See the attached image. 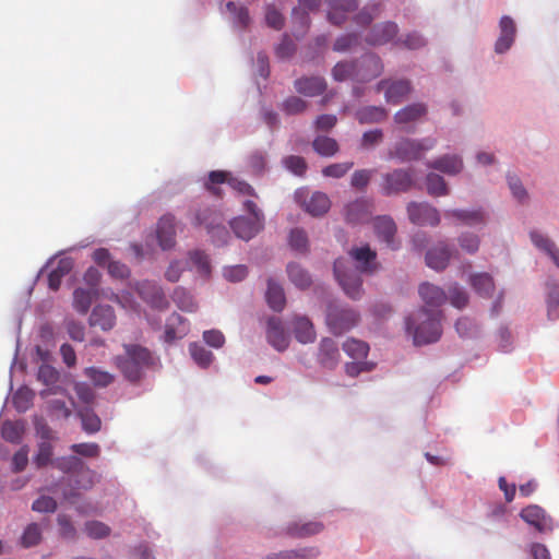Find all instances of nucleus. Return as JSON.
I'll list each match as a JSON object with an SVG mask.
<instances>
[{"mask_svg": "<svg viewBox=\"0 0 559 559\" xmlns=\"http://www.w3.org/2000/svg\"><path fill=\"white\" fill-rule=\"evenodd\" d=\"M319 555L320 550L317 547H302L272 552L266 555L264 559H317Z\"/></svg>", "mask_w": 559, "mask_h": 559, "instance_id": "f704fd0d", "label": "nucleus"}, {"mask_svg": "<svg viewBox=\"0 0 559 559\" xmlns=\"http://www.w3.org/2000/svg\"><path fill=\"white\" fill-rule=\"evenodd\" d=\"M427 167L439 170L449 176H455L463 169V160L459 155H442L427 163Z\"/></svg>", "mask_w": 559, "mask_h": 559, "instance_id": "a878e982", "label": "nucleus"}, {"mask_svg": "<svg viewBox=\"0 0 559 559\" xmlns=\"http://www.w3.org/2000/svg\"><path fill=\"white\" fill-rule=\"evenodd\" d=\"M215 212H213L211 209H203V210H199L195 214H194V217L192 219V224L194 226H205L207 231L213 234L214 235H217V236H225L227 235V230L225 229V227L223 226H219V225H214V218L213 216H215Z\"/></svg>", "mask_w": 559, "mask_h": 559, "instance_id": "473e14b6", "label": "nucleus"}, {"mask_svg": "<svg viewBox=\"0 0 559 559\" xmlns=\"http://www.w3.org/2000/svg\"><path fill=\"white\" fill-rule=\"evenodd\" d=\"M99 480V476L95 471L91 469L85 464L82 465L79 471L69 477V485L63 490L64 499L72 501L78 498L82 491H87L94 487Z\"/></svg>", "mask_w": 559, "mask_h": 559, "instance_id": "0eeeda50", "label": "nucleus"}, {"mask_svg": "<svg viewBox=\"0 0 559 559\" xmlns=\"http://www.w3.org/2000/svg\"><path fill=\"white\" fill-rule=\"evenodd\" d=\"M407 214H408L409 221L415 225L437 226L440 223V215H439L438 210L426 202L408 203Z\"/></svg>", "mask_w": 559, "mask_h": 559, "instance_id": "1a4fd4ad", "label": "nucleus"}, {"mask_svg": "<svg viewBox=\"0 0 559 559\" xmlns=\"http://www.w3.org/2000/svg\"><path fill=\"white\" fill-rule=\"evenodd\" d=\"M266 302L274 311H282L286 305V297L283 287L274 280L269 278L265 293Z\"/></svg>", "mask_w": 559, "mask_h": 559, "instance_id": "e433bc0d", "label": "nucleus"}, {"mask_svg": "<svg viewBox=\"0 0 559 559\" xmlns=\"http://www.w3.org/2000/svg\"><path fill=\"white\" fill-rule=\"evenodd\" d=\"M359 319V313L347 306L329 304L326 308L325 323L330 332L336 336L355 328Z\"/></svg>", "mask_w": 559, "mask_h": 559, "instance_id": "7ed1b4c3", "label": "nucleus"}, {"mask_svg": "<svg viewBox=\"0 0 559 559\" xmlns=\"http://www.w3.org/2000/svg\"><path fill=\"white\" fill-rule=\"evenodd\" d=\"M441 311H429L420 308L415 317L406 319V330L416 345L437 342L441 336Z\"/></svg>", "mask_w": 559, "mask_h": 559, "instance_id": "f257e3e1", "label": "nucleus"}, {"mask_svg": "<svg viewBox=\"0 0 559 559\" xmlns=\"http://www.w3.org/2000/svg\"><path fill=\"white\" fill-rule=\"evenodd\" d=\"M85 463L79 459L78 456L71 455L61 457L56 461L55 466L63 472L64 474H69L70 477L74 475L79 468L84 465Z\"/></svg>", "mask_w": 559, "mask_h": 559, "instance_id": "5fc2aeb1", "label": "nucleus"}, {"mask_svg": "<svg viewBox=\"0 0 559 559\" xmlns=\"http://www.w3.org/2000/svg\"><path fill=\"white\" fill-rule=\"evenodd\" d=\"M349 255L358 263L357 270L361 273L370 274L378 269L377 253L368 245L350 249Z\"/></svg>", "mask_w": 559, "mask_h": 559, "instance_id": "4be33fe9", "label": "nucleus"}, {"mask_svg": "<svg viewBox=\"0 0 559 559\" xmlns=\"http://www.w3.org/2000/svg\"><path fill=\"white\" fill-rule=\"evenodd\" d=\"M123 347L126 355L116 356L114 364L127 380L136 382L141 379L143 369L152 364V355L140 345L126 344Z\"/></svg>", "mask_w": 559, "mask_h": 559, "instance_id": "f03ea898", "label": "nucleus"}, {"mask_svg": "<svg viewBox=\"0 0 559 559\" xmlns=\"http://www.w3.org/2000/svg\"><path fill=\"white\" fill-rule=\"evenodd\" d=\"M323 531V524L317 521H310L306 523L292 522L286 528V535L294 538H306Z\"/></svg>", "mask_w": 559, "mask_h": 559, "instance_id": "7c9ffc66", "label": "nucleus"}, {"mask_svg": "<svg viewBox=\"0 0 559 559\" xmlns=\"http://www.w3.org/2000/svg\"><path fill=\"white\" fill-rule=\"evenodd\" d=\"M307 102L297 96H290L283 102L282 109L287 115H298L307 109Z\"/></svg>", "mask_w": 559, "mask_h": 559, "instance_id": "0e129e2a", "label": "nucleus"}, {"mask_svg": "<svg viewBox=\"0 0 559 559\" xmlns=\"http://www.w3.org/2000/svg\"><path fill=\"white\" fill-rule=\"evenodd\" d=\"M33 392L28 388H20L13 395V404L19 412L29 408L33 401Z\"/></svg>", "mask_w": 559, "mask_h": 559, "instance_id": "bf43d9fd", "label": "nucleus"}, {"mask_svg": "<svg viewBox=\"0 0 559 559\" xmlns=\"http://www.w3.org/2000/svg\"><path fill=\"white\" fill-rule=\"evenodd\" d=\"M317 359L323 368L329 370L334 369L341 360L336 342L330 337H323L319 344Z\"/></svg>", "mask_w": 559, "mask_h": 559, "instance_id": "dca6fc26", "label": "nucleus"}, {"mask_svg": "<svg viewBox=\"0 0 559 559\" xmlns=\"http://www.w3.org/2000/svg\"><path fill=\"white\" fill-rule=\"evenodd\" d=\"M302 206L312 216H321L330 210L331 201L325 193L317 191L308 200L302 201Z\"/></svg>", "mask_w": 559, "mask_h": 559, "instance_id": "2f4dec72", "label": "nucleus"}, {"mask_svg": "<svg viewBox=\"0 0 559 559\" xmlns=\"http://www.w3.org/2000/svg\"><path fill=\"white\" fill-rule=\"evenodd\" d=\"M313 150L321 156H333L338 151L337 142L329 136L319 135L312 142Z\"/></svg>", "mask_w": 559, "mask_h": 559, "instance_id": "09e8293b", "label": "nucleus"}, {"mask_svg": "<svg viewBox=\"0 0 559 559\" xmlns=\"http://www.w3.org/2000/svg\"><path fill=\"white\" fill-rule=\"evenodd\" d=\"M98 294L94 290L76 288L73 293V307L74 309L85 314L87 313L93 300L97 297Z\"/></svg>", "mask_w": 559, "mask_h": 559, "instance_id": "a19ab883", "label": "nucleus"}, {"mask_svg": "<svg viewBox=\"0 0 559 559\" xmlns=\"http://www.w3.org/2000/svg\"><path fill=\"white\" fill-rule=\"evenodd\" d=\"M84 374L95 386L107 388L115 381V376L106 370L97 367L85 368Z\"/></svg>", "mask_w": 559, "mask_h": 559, "instance_id": "a18cd8bd", "label": "nucleus"}, {"mask_svg": "<svg viewBox=\"0 0 559 559\" xmlns=\"http://www.w3.org/2000/svg\"><path fill=\"white\" fill-rule=\"evenodd\" d=\"M85 533L91 538H104L110 534V528L103 522L99 521H88L85 523Z\"/></svg>", "mask_w": 559, "mask_h": 559, "instance_id": "69168bd1", "label": "nucleus"}, {"mask_svg": "<svg viewBox=\"0 0 559 559\" xmlns=\"http://www.w3.org/2000/svg\"><path fill=\"white\" fill-rule=\"evenodd\" d=\"M41 528L37 523H31L24 530L21 536V545L24 548H29L38 545L41 542Z\"/></svg>", "mask_w": 559, "mask_h": 559, "instance_id": "8fccbe9b", "label": "nucleus"}, {"mask_svg": "<svg viewBox=\"0 0 559 559\" xmlns=\"http://www.w3.org/2000/svg\"><path fill=\"white\" fill-rule=\"evenodd\" d=\"M388 111L383 107L366 106L356 112V118L359 123H378L386 119Z\"/></svg>", "mask_w": 559, "mask_h": 559, "instance_id": "ea45409f", "label": "nucleus"}, {"mask_svg": "<svg viewBox=\"0 0 559 559\" xmlns=\"http://www.w3.org/2000/svg\"><path fill=\"white\" fill-rule=\"evenodd\" d=\"M286 272L289 281L299 289H307L312 284L309 272L299 263L290 262L287 264Z\"/></svg>", "mask_w": 559, "mask_h": 559, "instance_id": "4c0bfd02", "label": "nucleus"}, {"mask_svg": "<svg viewBox=\"0 0 559 559\" xmlns=\"http://www.w3.org/2000/svg\"><path fill=\"white\" fill-rule=\"evenodd\" d=\"M92 326H99L103 331L111 330L116 324L115 311L110 306H96L90 317Z\"/></svg>", "mask_w": 559, "mask_h": 559, "instance_id": "c756f323", "label": "nucleus"}, {"mask_svg": "<svg viewBox=\"0 0 559 559\" xmlns=\"http://www.w3.org/2000/svg\"><path fill=\"white\" fill-rule=\"evenodd\" d=\"M190 262L192 266H194L198 273L202 276H207L211 273V265L209 261V257L200 250H195L190 252L189 254Z\"/></svg>", "mask_w": 559, "mask_h": 559, "instance_id": "603ef678", "label": "nucleus"}, {"mask_svg": "<svg viewBox=\"0 0 559 559\" xmlns=\"http://www.w3.org/2000/svg\"><path fill=\"white\" fill-rule=\"evenodd\" d=\"M373 229L377 238L389 248L393 250L399 248V243L395 242L397 228L392 217L388 215L376 217L373 221Z\"/></svg>", "mask_w": 559, "mask_h": 559, "instance_id": "f8f14e48", "label": "nucleus"}, {"mask_svg": "<svg viewBox=\"0 0 559 559\" xmlns=\"http://www.w3.org/2000/svg\"><path fill=\"white\" fill-rule=\"evenodd\" d=\"M329 10L328 19L334 25H342L346 14L356 10L358 0H326Z\"/></svg>", "mask_w": 559, "mask_h": 559, "instance_id": "6ab92c4d", "label": "nucleus"}, {"mask_svg": "<svg viewBox=\"0 0 559 559\" xmlns=\"http://www.w3.org/2000/svg\"><path fill=\"white\" fill-rule=\"evenodd\" d=\"M372 203L366 199H357L346 205L345 218L350 224L365 223L371 215Z\"/></svg>", "mask_w": 559, "mask_h": 559, "instance_id": "b1692460", "label": "nucleus"}, {"mask_svg": "<svg viewBox=\"0 0 559 559\" xmlns=\"http://www.w3.org/2000/svg\"><path fill=\"white\" fill-rule=\"evenodd\" d=\"M452 257V251L445 242H439L426 253V264L436 271H443Z\"/></svg>", "mask_w": 559, "mask_h": 559, "instance_id": "5701e85b", "label": "nucleus"}, {"mask_svg": "<svg viewBox=\"0 0 559 559\" xmlns=\"http://www.w3.org/2000/svg\"><path fill=\"white\" fill-rule=\"evenodd\" d=\"M187 321L178 313H171L165 325L164 341L168 344L182 338L188 333Z\"/></svg>", "mask_w": 559, "mask_h": 559, "instance_id": "bb28decb", "label": "nucleus"}, {"mask_svg": "<svg viewBox=\"0 0 559 559\" xmlns=\"http://www.w3.org/2000/svg\"><path fill=\"white\" fill-rule=\"evenodd\" d=\"M380 3L367 5L355 16V22L360 26H367L372 22L374 16H377L380 13Z\"/></svg>", "mask_w": 559, "mask_h": 559, "instance_id": "052dcab7", "label": "nucleus"}, {"mask_svg": "<svg viewBox=\"0 0 559 559\" xmlns=\"http://www.w3.org/2000/svg\"><path fill=\"white\" fill-rule=\"evenodd\" d=\"M418 294L426 306L439 308L447 301L445 292L431 283L425 282L419 285Z\"/></svg>", "mask_w": 559, "mask_h": 559, "instance_id": "cd10ccee", "label": "nucleus"}, {"mask_svg": "<svg viewBox=\"0 0 559 559\" xmlns=\"http://www.w3.org/2000/svg\"><path fill=\"white\" fill-rule=\"evenodd\" d=\"M374 169H358L355 170L350 178V186L358 190H365L369 185L372 176L374 175Z\"/></svg>", "mask_w": 559, "mask_h": 559, "instance_id": "13d9d810", "label": "nucleus"}, {"mask_svg": "<svg viewBox=\"0 0 559 559\" xmlns=\"http://www.w3.org/2000/svg\"><path fill=\"white\" fill-rule=\"evenodd\" d=\"M399 27L394 22H385L372 27L366 41L372 46H380L390 43L396 37Z\"/></svg>", "mask_w": 559, "mask_h": 559, "instance_id": "aec40b11", "label": "nucleus"}, {"mask_svg": "<svg viewBox=\"0 0 559 559\" xmlns=\"http://www.w3.org/2000/svg\"><path fill=\"white\" fill-rule=\"evenodd\" d=\"M82 421V428L87 433H95L100 430V418L90 407H84L78 412Z\"/></svg>", "mask_w": 559, "mask_h": 559, "instance_id": "49530a36", "label": "nucleus"}, {"mask_svg": "<svg viewBox=\"0 0 559 559\" xmlns=\"http://www.w3.org/2000/svg\"><path fill=\"white\" fill-rule=\"evenodd\" d=\"M473 289L481 297L489 298L495 292V282L488 273H475L468 280Z\"/></svg>", "mask_w": 559, "mask_h": 559, "instance_id": "c9c22d12", "label": "nucleus"}, {"mask_svg": "<svg viewBox=\"0 0 559 559\" xmlns=\"http://www.w3.org/2000/svg\"><path fill=\"white\" fill-rule=\"evenodd\" d=\"M294 87L301 95L314 97L323 94L328 85L322 76H301L295 80Z\"/></svg>", "mask_w": 559, "mask_h": 559, "instance_id": "412c9836", "label": "nucleus"}, {"mask_svg": "<svg viewBox=\"0 0 559 559\" xmlns=\"http://www.w3.org/2000/svg\"><path fill=\"white\" fill-rule=\"evenodd\" d=\"M449 299L451 305L457 309H462L468 304L467 293L457 284L449 287Z\"/></svg>", "mask_w": 559, "mask_h": 559, "instance_id": "e2e57ef3", "label": "nucleus"}, {"mask_svg": "<svg viewBox=\"0 0 559 559\" xmlns=\"http://www.w3.org/2000/svg\"><path fill=\"white\" fill-rule=\"evenodd\" d=\"M343 350L354 359H364L369 352V345L360 340L348 338L343 344Z\"/></svg>", "mask_w": 559, "mask_h": 559, "instance_id": "de8ad7c7", "label": "nucleus"}, {"mask_svg": "<svg viewBox=\"0 0 559 559\" xmlns=\"http://www.w3.org/2000/svg\"><path fill=\"white\" fill-rule=\"evenodd\" d=\"M457 242L462 250L468 254H474L479 249L480 239L476 234L463 233L459 236Z\"/></svg>", "mask_w": 559, "mask_h": 559, "instance_id": "4d7b16f0", "label": "nucleus"}, {"mask_svg": "<svg viewBox=\"0 0 559 559\" xmlns=\"http://www.w3.org/2000/svg\"><path fill=\"white\" fill-rule=\"evenodd\" d=\"M500 35L495 44V51L497 53H503L508 51L514 43L516 27L514 21L503 15L499 22Z\"/></svg>", "mask_w": 559, "mask_h": 559, "instance_id": "f3484780", "label": "nucleus"}, {"mask_svg": "<svg viewBox=\"0 0 559 559\" xmlns=\"http://www.w3.org/2000/svg\"><path fill=\"white\" fill-rule=\"evenodd\" d=\"M332 76L335 81L342 82L347 79L357 80V62L340 61L332 69Z\"/></svg>", "mask_w": 559, "mask_h": 559, "instance_id": "c03bdc74", "label": "nucleus"}, {"mask_svg": "<svg viewBox=\"0 0 559 559\" xmlns=\"http://www.w3.org/2000/svg\"><path fill=\"white\" fill-rule=\"evenodd\" d=\"M548 318L556 320L559 318V285H552L549 288L547 297Z\"/></svg>", "mask_w": 559, "mask_h": 559, "instance_id": "680f3d73", "label": "nucleus"}, {"mask_svg": "<svg viewBox=\"0 0 559 559\" xmlns=\"http://www.w3.org/2000/svg\"><path fill=\"white\" fill-rule=\"evenodd\" d=\"M437 143L433 138H426L421 140L402 139L400 140L394 150L390 152V157L397 158L401 162H411L421 158V156L432 150Z\"/></svg>", "mask_w": 559, "mask_h": 559, "instance_id": "39448f33", "label": "nucleus"}, {"mask_svg": "<svg viewBox=\"0 0 559 559\" xmlns=\"http://www.w3.org/2000/svg\"><path fill=\"white\" fill-rule=\"evenodd\" d=\"M384 91L386 103L397 105L411 93V82L407 80H382L377 84V92Z\"/></svg>", "mask_w": 559, "mask_h": 559, "instance_id": "9d476101", "label": "nucleus"}, {"mask_svg": "<svg viewBox=\"0 0 559 559\" xmlns=\"http://www.w3.org/2000/svg\"><path fill=\"white\" fill-rule=\"evenodd\" d=\"M521 519L539 533H549L554 530L552 518L539 506L531 504L522 509Z\"/></svg>", "mask_w": 559, "mask_h": 559, "instance_id": "6e6552de", "label": "nucleus"}, {"mask_svg": "<svg viewBox=\"0 0 559 559\" xmlns=\"http://www.w3.org/2000/svg\"><path fill=\"white\" fill-rule=\"evenodd\" d=\"M427 114V106L424 103L408 105L394 115V120L399 124L415 122Z\"/></svg>", "mask_w": 559, "mask_h": 559, "instance_id": "72a5a7b5", "label": "nucleus"}, {"mask_svg": "<svg viewBox=\"0 0 559 559\" xmlns=\"http://www.w3.org/2000/svg\"><path fill=\"white\" fill-rule=\"evenodd\" d=\"M57 507V501L52 497L40 496L33 502L32 510L39 513H53Z\"/></svg>", "mask_w": 559, "mask_h": 559, "instance_id": "774afa93", "label": "nucleus"}, {"mask_svg": "<svg viewBox=\"0 0 559 559\" xmlns=\"http://www.w3.org/2000/svg\"><path fill=\"white\" fill-rule=\"evenodd\" d=\"M444 216L459 221L467 226L484 225L487 222V215L483 209L448 210L444 212Z\"/></svg>", "mask_w": 559, "mask_h": 559, "instance_id": "393cba45", "label": "nucleus"}, {"mask_svg": "<svg viewBox=\"0 0 559 559\" xmlns=\"http://www.w3.org/2000/svg\"><path fill=\"white\" fill-rule=\"evenodd\" d=\"M262 218L236 217L230 222V226L238 238L249 240L253 238L263 228Z\"/></svg>", "mask_w": 559, "mask_h": 559, "instance_id": "a211bd4d", "label": "nucleus"}, {"mask_svg": "<svg viewBox=\"0 0 559 559\" xmlns=\"http://www.w3.org/2000/svg\"><path fill=\"white\" fill-rule=\"evenodd\" d=\"M357 62V81L367 82L379 76L383 71L381 59L373 53L361 57Z\"/></svg>", "mask_w": 559, "mask_h": 559, "instance_id": "4468645a", "label": "nucleus"}, {"mask_svg": "<svg viewBox=\"0 0 559 559\" xmlns=\"http://www.w3.org/2000/svg\"><path fill=\"white\" fill-rule=\"evenodd\" d=\"M138 292L141 298L153 308L165 309L168 307V300L162 287L155 282L143 281L138 285Z\"/></svg>", "mask_w": 559, "mask_h": 559, "instance_id": "ddd939ff", "label": "nucleus"}, {"mask_svg": "<svg viewBox=\"0 0 559 559\" xmlns=\"http://www.w3.org/2000/svg\"><path fill=\"white\" fill-rule=\"evenodd\" d=\"M426 187L427 192L432 197H444L450 193L449 187L443 177L435 173H429L426 176Z\"/></svg>", "mask_w": 559, "mask_h": 559, "instance_id": "37998d69", "label": "nucleus"}, {"mask_svg": "<svg viewBox=\"0 0 559 559\" xmlns=\"http://www.w3.org/2000/svg\"><path fill=\"white\" fill-rule=\"evenodd\" d=\"M74 392L78 399L88 407L95 401V392L94 390L85 382H76L74 384Z\"/></svg>", "mask_w": 559, "mask_h": 559, "instance_id": "338daca9", "label": "nucleus"}, {"mask_svg": "<svg viewBox=\"0 0 559 559\" xmlns=\"http://www.w3.org/2000/svg\"><path fill=\"white\" fill-rule=\"evenodd\" d=\"M189 352L193 360L202 368L210 366L213 360L212 352L197 343L190 344Z\"/></svg>", "mask_w": 559, "mask_h": 559, "instance_id": "3c124183", "label": "nucleus"}, {"mask_svg": "<svg viewBox=\"0 0 559 559\" xmlns=\"http://www.w3.org/2000/svg\"><path fill=\"white\" fill-rule=\"evenodd\" d=\"M295 338L301 344L312 343L316 340V330L312 322L304 316H296L292 322Z\"/></svg>", "mask_w": 559, "mask_h": 559, "instance_id": "c85d7f7f", "label": "nucleus"}, {"mask_svg": "<svg viewBox=\"0 0 559 559\" xmlns=\"http://www.w3.org/2000/svg\"><path fill=\"white\" fill-rule=\"evenodd\" d=\"M173 299L175 304L183 311L192 312L197 309L192 296L182 287H177L174 290Z\"/></svg>", "mask_w": 559, "mask_h": 559, "instance_id": "864d4df0", "label": "nucleus"}, {"mask_svg": "<svg viewBox=\"0 0 559 559\" xmlns=\"http://www.w3.org/2000/svg\"><path fill=\"white\" fill-rule=\"evenodd\" d=\"M227 10L234 14V21L240 28H245L250 23V16L247 8L238 7L235 2L229 1L226 4Z\"/></svg>", "mask_w": 559, "mask_h": 559, "instance_id": "6e6d98bb", "label": "nucleus"}, {"mask_svg": "<svg viewBox=\"0 0 559 559\" xmlns=\"http://www.w3.org/2000/svg\"><path fill=\"white\" fill-rule=\"evenodd\" d=\"M415 185L411 169L396 168L382 176L380 190L383 195H396L408 192Z\"/></svg>", "mask_w": 559, "mask_h": 559, "instance_id": "423d86ee", "label": "nucleus"}, {"mask_svg": "<svg viewBox=\"0 0 559 559\" xmlns=\"http://www.w3.org/2000/svg\"><path fill=\"white\" fill-rule=\"evenodd\" d=\"M360 273L343 258L336 259L334 262V275L338 284L344 293L354 300L360 299L364 293Z\"/></svg>", "mask_w": 559, "mask_h": 559, "instance_id": "20e7f679", "label": "nucleus"}, {"mask_svg": "<svg viewBox=\"0 0 559 559\" xmlns=\"http://www.w3.org/2000/svg\"><path fill=\"white\" fill-rule=\"evenodd\" d=\"M158 245L163 250L173 248L176 243V219L171 214H166L158 221L156 228Z\"/></svg>", "mask_w": 559, "mask_h": 559, "instance_id": "2eb2a0df", "label": "nucleus"}, {"mask_svg": "<svg viewBox=\"0 0 559 559\" xmlns=\"http://www.w3.org/2000/svg\"><path fill=\"white\" fill-rule=\"evenodd\" d=\"M265 334L267 343L277 352L288 348L290 338L280 318L272 317L267 320Z\"/></svg>", "mask_w": 559, "mask_h": 559, "instance_id": "9b49d317", "label": "nucleus"}, {"mask_svg": "<svg viewBox=\"0 0 559 559\" xmlns=\"http://www.w3.org/2000/svg\"><path fill=\"white\" fill-rule=\"evenodd\" d=\"M73 267V262L69 258L60 259L56 266L48 274V286L51 290H58L62 278L68 275Z\"/></svg>", "mask_w": 559, "mask_h": 559, "instance_id": "58836bf2", "label": "nucleus"}, {"mask_svg": "<svg viewBox=\"0 0 559 559\" xmlns=\"http://www.w3.org/2000/svg\"><path fill=\"white\" fill-rule=\"evenodd\" d=\"M41 437L47 440L41 441L38 445V452L34 459L37 467H43L49 464L52 456V445L48 441L51 438V430L47 428L45 431H43Z\"/></svg>", "mask_w": 559, "mask_h": 559, "instance_id": "79ce46f5", "label": "nucleus"}]
</instances>
